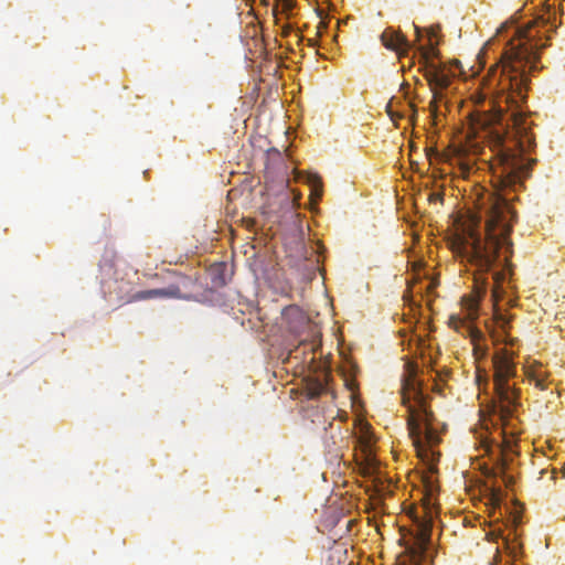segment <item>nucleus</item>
I'll list each match as a JSON object with an SVG mask.
<instances>
[{
  "label": "nucleus",
  "mask_w": 565,
  "mask_h": 565,
  "mask_svg": "<svg viewBox=\"0 0 565 565\" xmlns=\"http://www.w3.org/2000/svg\"><path fill=\"white\" fill-rule=\"evenodd\" d=\"M551 30L548 19L543 17L515 28L514 38L508 42L500 61L490 68L492 79L498 77L501 98L508 107H515L507 118L499 107L477 119L495 153L498 162L492 170L501 190L515 191L530 175L534 163L524 157L535 146V137L520 108L527 97V73L537 68L539 52L547 45L546 33Z\"/></svg>",
  "instance_id": "f257e3e1"
},
{
  "label": "nucleus",
  "mask_w": 565,
  "mask_h": 565,
  "mask_svg": "<svg viewBox=\"0 0 565 565\" xmlns=\"http://www.w3.org/2000/svg\"><path fill=\"white\" fill-rule=\"evenodd\" d=\"M478 209V214L471 216L450 241L454 256L473 275V292L461 300L466 317L451 316L449 326L470 337L476 353L481 350L482 333L472 322L478 318L479 302L487 291L488 274L495 266L502 267V270L492 273L493 297L497 296V286L505 278L504 270L510 267L513 253L510 235L514 221V212L505 195L488 193L480 199Z\"/></svg>",
  "instance_id": "f03ea898"
},
{
  "label": "nucleus",
  "mask_w": 565,
  "mask_h": 565,
  "mask_svg": "<svg viewBox=\"0 0 565 565\" xmlns=\"http://www.w3.org/2000/svg\"><path fill=\"white\" fill-rule=\"evenodd\" d=\"M493 362V382L494 391L498 397V404L494 405V412L498 413L502 424V447L500 457L492 469L494 477H500L505 486H511L514 480L513 477L507 472L508 460L507 452L513 451L516 444V437L521 430L516 429L514 423V412L520 405V392L514 385L509 383L510 379L516 375V366L514 363L513 353L507 349L497 351L492 358Z\"/></svg>",
  "instance_id": "7ed1b4c3"
},
{
  "label": "nucleus",
  "mask_w": 565,
  "mask_h": 565,
  "mask_svg": "<svg viewBox=\"0 0 565 565\" xmlns=\"http://www.w3.org/2000/svg\"><path fill=\"white\" fill-rule=\"evenodd\" d=\"M402 402L407 408V427L417 450L423 449L425 445L437 444L438 437L431 427L433 413L427 408L426 397L414 374H409L403 381Z\"/></svg>",
  "instance_id": "20e7f679"
},
{
  "label": "nucleus",
  "mask_w": 565,
  "mask_h": 565,
  "mask_svg": "<svg viewBox=\"0 0 565 565\" xmlns=\"http://www.w3.org/2000/svg\"><path fill=\"white\" fill-rule=\"evenodd\" d=\"M282 318L290 332L298 337L306 334V338L301 339L299 344L290 350L288 359L296 360L302 366H310L316 360L315 352L319 347L315 340L317 334L315 326L298 306L286 307L282 311Z\"/></svg>",
  "instance_id": "39448f33"
},
{
  "label": "nucleus",
  "mask_w": 565,
  "mask_h": 565,
  "mask_svg": "<svg viewBox=\"0 0 565 565\" xmlns=\"http://www.w3.org/2000/svg\"><path fill=\"white\" fill-rule=\"evenodd\" d=\"M427 51L423 52L420 64L424 68V77L428 82L433 93V99L429 103V108L433 113L437 110L438 103L444 98V90L448 88L451 83V74L444 65L436 64L430 61Z\"/></svg>",
  "instance_id": "423d86ee"
},
{
  "label": "nucleus",
  "mask_w": 565,
  "mask_h": 565,
  "mask_svg": "<svg viewBox=\"0 0 565 565\" xmlns=\"http://www.w3.org/2000/svg\"><path fill=\"white\" fill-rule=\"evenodd\" d=\"M430 545V525L425 524L419 530L413 545L406 548L409 561L413 565H425L427 552Z\"/></svg>",
  "instance_id": "0eeeda50"
},
{
  "label": "nucleus",
  "mask_w": 565,
  "mask_h": 565,
  "mask_svg": "<svg viewBox=\"0 0 565 565\" xmlns=\"http://www.w3.org/2000/svg\"><path fill=\"white\" fill-rule=\"evenodd\" d=\"M154 298H184L179 285H169L166 288L149 289L135 292L127 302L141 301Z\"/></svg>",
  "instance_id": "6e6552de"
},
{
  "label": "nucleus",
  "mask_w": 565,
  "mask_h": 565,
  "mask_svg": "<svg viewBox=\"0 0 565 565\" xmlns=\"http://www.w3.org/2000/svg\"><path fill=\"white\" fill-rule=\"evenodd\" d=\"M381 41L386 49L396 52L399 56L406 55L412 46L402 33L393 29H386L381 35Z\"/></svg>",
  "instance_id": "1a4fd4ad"
},
{
  "label": "nucleus",
  "mask_w": 565,
  "mask_h": 565,
  "mask_svg": "<svg viewBox=\"0 0 565 565\" xmlns=\"http://www.w3.org/2000/svg\"><path fill=\"white\" fill-rule=\"evenodd\" d=\"M358 444L364 459L371 462L374 459L373 446L375 444V438L370 431V427L367 425L361 427Z\"/></svg>",
  "instance_id": "9d476101"
},
{
  "label": "nucleus",
  "mask_w": 565,
  "mask_h": 565,
  "mask_svg": "<svg viewBox=\"0 0 565 565\" xmlns=\"http://www.w3.org/2000/svg\"><path fill=\"white\" fill-rule=\"evenodd\" d=\"M526 377L530 381V383L534 384L536 388L541 391L547 388L546 374L544 371H542L541 367H531L526 370Z\"/></svg>",
  "instance_id": "9b49d317"
},
{
  "label": "nucleus",
  "mask_w": 565,
  "mask_h": 565,
  "mask_svg": "<svg viewBox=\"0 0 565 565\" xmlns=\"http://www.w3.org/2000/svg\"><path fill=\"white\" fill-rule=\"evenodd\" d=\"M435 488L433 484L429 486L427 493L425 494L423 499L424 509L426 512V516L430 520L434 516L435 511Z\"/></svg>",
  "instance_id": "f8f14e48"
},
{
  "label": "nucleus",
  "mask_w": 565,
  "mask_h": 565,
  "mask_svg": "<svg viewBox=\"0 0 565 565\" xmlns=\"http://www.w3.org/2000/svg\"><path fill=\"white\" fill-rule=\"evenodd\" d=\"M307 390L310 398H318L328 392V386L326 382L316 380L308 384Z\"/></svg>",
  "instance_id": "ddd939ff"
},
{
  "label": "nucleus",
  "mask_w": 565,
  "mask_h": 565,
  "mask_svg": "<svg viewBox=\"0 0 565 565\" xmlns=\"http://www.w3.org/2000/svg\"><path fill=\"white\" fill-rule=\"evenodd\" d=\"M440 31L439 25H433L427 30L428 36H429V49H420V55L423 52L427 51L429 54V57L436 56L438 51L436 49V44L433 43V38L437 36L438 32Z\"/></svg>",
  "instance_id": "4468645a"
},
{
  "label": "nucleus",
  "mask_w": 565,
  "mask_h": 565,
  "mask_svg": "<svg viewBox=\"0 0 565 565\" xmlns=\"http://www.w3.org/2000/svg\"><path fill=\"white\" fill-rule=\"evenodd\" d=\"M308 183L311 185V195L320 199L322 195V181L318 174H310L308 177Z\"/></svg>",
  "instance_id": "2eb2a0df"
},
{
  "label": "nucleus",
  "mask_w": 565,
  "mask_h": 565,
  "mask_svg": "<svg viewBox=\"0 0 565 565\" xmlns=\"http://www.w3.org/2000/svg\"><path fill=\"white\" fill-rule=\"evenodd\" d=\"M276 1V9L278 7L281 8V13L286 14L287 17H289L290 12L292 11V9L295 8L296 6V1L295 0H275Z\"/></svg>",
  "instance_id": "dca6fc26"
},
{
  "label": "nucleus",
  "mask_w": 565,
  "mask_h": 565,
  "mask_svg": "<svg viewBox=\"0 0 565 565\" xmlns=\"http://www.w3.org/2000/svg\"><path fill=\"white\" fill-rule=\"evenodd\" d=\"M505 550L508 551L509 555L516 559L521 555L522 546L521 544L505 541Z\"/></svg>",
  "instance_id": "f3484780"
},
{
  "label": "nucleus",
  "mask_w": 565,
  "mask_h": 565,
  "mask_svg": "<svg viewBox=\"0 0 565 565\" xmlns=\"http://www.w3.org/2000/svg\"><path fill=\"white\" fill-rule=\"evenodd\" d=\"M429 200L430 201H441L443 200V194L438 193V192L430 193L429 194Z\"/></svg>",
  "instance_id": "a211bd4d"
},
{
  "label": "nucleus",
  "mask_w": 565,
  "mask_h": 565,
  "mask_svg": "<svg viewBox=\"0 0 565 565\" xmlns=\"http://www.w3.org/2000/svg\"><path fill=\"white\" fill-rule=\"evenodd\" d=\"M414 29L416 31L417 39H419L420 38V28L417 25H414Z\"/></svg>",
  "instance_id": "6ab92c4d"
},
{
  "label": "nucleus",
  "mask_w": 565,
  "mask_h": 565,
  "mask_svg": "<svg viewBox=\"0 0 565 565\" xmlns=\"http://www.w3.org/2000/svg\"><path fill=\"white\" fill-rule=\"evenodd\" d=\"M308 45H310V46H312V47H313V46H316V40H313V39H309V40H308Z\"/></svg>",
  "instance_id": "aec40b11"
},
{
  "label": "nucleus",
  "mask_w": 565,
  "mask_h": 565,
  "mask_svg": "<svg viewBox=\"0 0 565 565\" xmlns=\"http://www.w3.org/2000/svg\"><path fill=\"white\" fill-rule=\"evenodd\" d=\"M276 12H277V9H276V8H274V14H275V17H277V13H276ZM276 21H279V18H276Z\"/></svg>",
  "instance_id": "412c9836"
},
{
  "label": "nucleus",
  "mask_w": 565,
  "mask_h": 565,
  "mask_svg": "<svg viewBox=\"0 0 565 565\" xmlns=\"http://www.w3.org/2000/svg\"><path fill=\"white\" fill-rule=\"evenodd\" d=\"M564 475H565V466H564Z\"/></svg>",
  "instance_id": "4be33fe9"
}]
</instances>
